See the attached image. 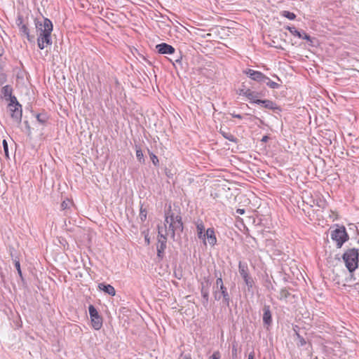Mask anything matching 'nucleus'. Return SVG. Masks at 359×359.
Listing matches in <instances>:
<instances>
[{
	"instance_id": "nucleus-17",
	"label": "nucleus",
	"mask_w": 359,
	"mask_h": 359,
	"mask_svg": "<svg viewBox=\"0 0 359 359\" xmlns=\"http://www.w3.org/2000/svg\"><path fill=\"white\" fill-rule=\"evenodd\" d=\"M238 271L240 276L243 279L250 276L248 265L246 262L240 261L238 263Z\"/></svg>"
},
{
	"instance_id": "nucleus-26",
	"label": "nucleus",
	"mask_w": 359,
	"mask_h": 359,
	"mask_svg": "<svg viewBox=\"0 0 359 359\" xmlns=\"http://www.w3.org/2000/svg\"><path fill=\"white\" fill-rule=\"evenodd\" d=\"M243 280V281L245 282V285L248 287V290L249 292H250L252 290L254 285H255V281L253 280V278L250 275V276H249L247 278H244Z\"/></svg>"
},
{
	"instance_id": "nucleus-4",
	"label": "nucleus",
	"mask_w": 359,
	"mask_h": 359,
	"mask_svg": "<svg viewBox=\"0 0 359 359\" xmlns=\"http://www.w3.org/2000/svg\"><path fill=\"white\" fill-rule=\"evenodd\" d=\"M331 239L336 242V246L341 248L344 243L349 239V236L344 226H337V228L330 232Z\"/></svg>"
},
{
	"instance_id": "nucleus-21",
	"label": "nucleus",
	"mask_w": 359,
	"mask_h": 359,
	"mask_svg": "<svg viewBox=\"0 0 359 359\" xmlns=\"http://www.w3.org/2000/svg\"><path fill=\"white\" fill-rule=\"evenodd\" d=\"M18 28H19L20 32L26 36L27 40L29 42L34 41V36L30 35L29 29L27 24H25L24 25H22L21 27H20Z\"/></svg>"
},
{
	"instance_id": "nucleus-6",
	"label": "nucleus",
	"mask_w": 359,
	"mask_h": 359,
	"mask_svg": "<svg viewBox=\"0 0 359 359\" xmlns=\"http://www.w3.org/2000/svg\"><path fill=\"white\" fill-rule=\"evenodd\" d=\"M212 294L215 301L222 299L223 305L228 307L230 306L231 298L226 286L220 288H213Z\"/></svg>"
},
{
	"instance_id": "nucleus-22",
	"label": "nucleus",
	"mask_w": 359,
	"mask_h": 359,
	"mask_svg": "<svg viewBox=\"0 0 359 359\" xmlns=\"http://www.w3.org/2000/svg\"><path fill=\"white\" fill-rule=\"evenodd\" d=\"M197 235L198 238L202 239L205 244V233H204L205 226L202 222L196 224Z\"/></svg>"
},
{
	"instance_id": "nucleus-46",
	"label": "nucleus",
	"mask_w": 359,
	"mask_h": 359,
	"mask_svg": "<svg viewBox=\"0 0 359 359\" xmlns=\"http://www.w3.org/2000/svg\"><path fill=\"white\" fill-rule=\"evenodd\" d=\"M269 139V137L268 135H264L261 140L262 142H266Z\"/></svg>"
},
{
	"instance_id": "nucleus-34",
	"label": "nucleus",
	"mask_w": 359,
	"mask_h": 359,
	"mask_svg": "<svg viewBox=\"0 0 359 359\" xmlns=\"http://www.w3.org/2000/svg\"><path fill=\"white\" fill-rule=\"evenodd\" d=\"M14 264H15V267L16 270L18 271V273L22 278V271H21V269H20V261L16 259H14Z\"/></svg>"
},
{
	"instance_id": "nucleus-50",
	"label": "nucleus",
	"mask_w": 359,
	"mask_h": 359,
	"mask_svg": "<svg viewBox=\"0 0 359 359\" xmlns=\"http://www.w3.org/2000/svg\"><path fill=\"white\" fill-rule=\"evenodd\" d=\"M276 78L278 81H281L280 79L278 76H276Z\"/></svg>"
},
{
	"instance_id": "nucleus-42",
	"label": "nucleus",
	"mask_w": 359,
	"mask_h": 359,
	"mask_svg": "<svg viewBox=\"0 0 359 359\" xmlns=\"http://www.w3.org/2000/svg\"><path fill=\"white\" fill-rule=\"evenodd\" d=\"M182 57L180 55L177 58L175 59L174 61H172V60H170V61L172 63L173 65H175V62H176V63H181L182 62Z\"/></svg>"
},
{
	"instance_id": "nucleus-27",
	"label": "nucleus",
	"mask_w": 359,
	"mask_h": 359,
	"mask_svg": "<svg viewBox=\"0 0 359 359\" xmlns=\"http://www.w3.org/2000/svg\"><path fill=\"white\" fill-rule=\"evenodd\" d=\"M7 101H9V103L8 104L7 107H14L15 106L20 107V104L18 101L15 95H11Z\"/></svg>"
},
{
	"instance_id": "nucleus-2",
	"label": "nucleus",
	"mask_w": 359,
	"mask_h": 359,
	"mask_svg": "<svg viewBox=\"0 0 359 359\" xmlns=\"http://www.w3.org/2000/svg\"><path fill=\"white\" fill-rule=\"evenodd\" d=\"M34 25L39 35L37 39L38 46L41 50H43L46 46L52 44L53 23L48 18L41 16L34 19Z\"/></svg>"
},
{
	"instance_id": "nucleus-15",
	"label": "nucleus",
	"mask_w": 359,
	"mask_h": 359,
	"mask_svg": "<svg viewBox=\"0 0 359 359\" xmlns=\"http://www.w3.org/2000/svg\"><path fill=\"white\" fill-rule=\"evenodd\" d=\"M240 95H243L246 97L250 103L255 100L254 95H255L253 90L247 88L244 83H242L241 88L238 90L237 92Z\"/></svg>"
},
{
	"instance_id": "nucleus-40",
	"label": "nucleus",
	"mask_w": 359,
	"mask_h": 359,
	"mask_svg": "<svg viewBox=\"0 0 359 359\" xmlns=\"http://www.w3.org/2000/svg\"><path fill=\"white\" fill-rule=\"evenodd\" d=\"M69 201H64L61 203V208L62 210H66V209L69 208Z\"/></svg>"
},
{
	"instance_id": "nucleus-7",
	"label": "nucleus",
	"mask_w": 359,
	"mask_h": 359,
	"mask_svg": "<svg viewBox=\"0 0 359 359\" xmlns=\"http://www.w3.org/2000/svg\"><path fill=\"white\" fill-rule=\"evenodd\" d=\"M88 311L91 319L92 327L96 330H100L102 327V317L99 314L97 310L93 305L88 306Z\"/></svg>"
},
{
	"instance_id": "nucleus-29",
	"label": "nucleus",
	"mask_w": 359,
	"mask_h": 359,
	"mask_svg": "<svg viewBox=\"0 0 359 359\" xmlns=\"http://www.w3.org/2000/svg\"><path fill=\"white\" fill-rule=\"evenodd\" d=\"M215 276L217 277V280L215 285L213 286V288H220L222 287H224L225 285H224L221 273H219V276H217V273H215Z\"/></svg>"
},
{
	"instance_id": "nucleus-39",
	"label": "nucleus",
	"mask_w": 359,
	"mask_h": 359,
	"mask_svg": "<svg viewBox=\"0 0 359 359\" xmlns=\"http://www.w3.org/2000/svg\"><path fill=\"white\" fill-rule=\"evenodd\" d=\"M255 95H254L255 99H259L258 97H264L265 93L264 90H261L259 92L254 91Z\"/></svg>"
},
{
	"instance_id": "nucleus-44",
	"label": "nucleus",
	"mask_w": 359,
	"mask_h": 359,
	"mask_svg": "<svg viewBox=\"0 0 359 359\" xmlns=\"http://www.w3.org/2000/svg\"><path fill=\"white\" fill-rule=\"evenodd\" d=\"M232 354H233V355H235V356H236V355H237V348H236V345H233Z\"/></svg>"
},
{
	"instance_id": "nucleus-35",
	"label": "nucleus",
	"mask_w": 359,
	"mask_h": 359,
	"mask_svg": "<svg viewBox=\"0 0 359 359\" xmlns=\"http://www.w3.org/2000/svg\"><path fill=\"white\" fill-rule=\"evenodd\" d=\"M15 23H16V25L20 27H21L22 25H24L25 23H24V19H23V16L21 15H19L15 20Z\"/></svg>"
},
{
	"instance_id": "nucleus-18",
	"label": "nucleus",
	"mask_w": 359,
	"mask_h": 359,
	"mask_svg": "<svg viewBox=\"0 0 359 359\" xmlns=\"http://www.w3.org/2000/svg\"><path fill=\"white\" fill-rule=\"evenodd\" d=\"M208 239L210 245L214 246L217 243V238L213 228H208L205 233V239Z\"/></svg>"
},
{
	"instance_id": "nucleus-28",
	"label": "nucleus",
	"mask_w": 359,
	"mask_h": 359,
	"mask_svg": "<svg viewBox=\"0 0 359 359\" xmlns=\"http://www.w3.org/2000/svg\"><path fill=\"white\" fill-rule=\"evenodd\" d=\"M264 83H266V85L267 86H269L270 88H272V89H278L280 86V84H278L276 82H274V81H271L268 76H267Z\"/></svg>"
},
{
	"instance_id": "nucleus-38",
	"label": "nucleus",
	"mask_w": 359,
	"mask_h": 359,
	"mask_svg": "<svg viewBox=\"0 0 359 359\" xmlns=\"http://www.w3.org/2000/svg\"><path fill=\"white\" fill-rule=\"evenodd\" d=\"M221 354L219 351H215L212 355L210 357V359H220Z\"/></svg>"
},
{
	"instance_id": "nucleus-24",
	"label": "nucleus",
	"mask_w": 359,
	"mask_h": 359,
	"mask_svg": "<svg viewBox=\"0 0 359 359\" xmlns=\"http://www.w3.org/2000/svg\"><path fill=\"white\" fill-rule=\"evenodd\" d=\"M135 153H136V157L139 163L142 164L145 163V158L144 157L143 152L140 148V147L137 144L135 145Z\"/></svg>"
},
{
	"instance_id": "nucleus-43",
	"label": "nucleus",
	"mask_w": 359,
	"mask_h": 359,
	"mask_svg": "<svg viewBox=\"0 0 359 359\" xmlns=\"http://www.w3.org/2000/svg\"><path fill=\"white\" fill-rule=\"evenodd\" d=\"M230 114L233 118H238V119H242L243 118V116L241 114H236L235 112L231 113Z\"/></svg>"
},
{
	"instance_id": "nucleus-9",
	"label": "nucleus",
	"mask_w": 359,
	"mask_h": 359,
	"mask_svg": "<svg viewBox=\"0 0 359 359\" xmlns=\"http://www.w3.org/2000/svg\"><path fill=\"white\" fill-rule=\"evenodd\" d=\"M243 73L252 80L259 83H264L267 78V76H266L264 73L259 71L254 70L252 69H246L243 71Z\"/></svg>"
},
{
	"instance_id": "nucleus-32",
	"label": "nucleus",
	"mask_w": 359,
	"mask_h": 359,
	"mask_svg": "<svg viewBox=\"0 0 359 359\" xmlns=\"http://www.w3.org/2000/svg\"><path fill=\"white\" fill-rule=\"evenodd\" d=\"M147 215V209L144 208L143 205H142L140 207V215H139L141 222H143L146 220Z\"/></svg>"
},
{
	"instance_id": "nucleus-3",
	"label": "nucleus",
	"mask_w": 359,
	"mask_h": 359,
	"mask_svg": "<svg viewBox=\"0 0 359 359\" xmlns=\"http://www.w3.org/2000/svg\"><path fill=\"white\" fill-rule=\"evenodd\" d=\"M345 266L353 277V272L358 267L359 262V250L355 248L347 249L341 257Z\"/></svg>"
},
{
	"instance_id": "nucleus-12",
	"label": "nucleus",
	"mask_w": 359,
	"mask_h": 359,
	"mask_svg": "<svg viewBox=\"0 0 359 359\" xmlns=\"http://www.w3.org/2000/svg\"><path fill=\"white\" fill-rule=\"evenodd\" d=\"M252 104H260L262 107L273 111H281L280 107L275 102L270 100L255 99Z\"/></svg>"
},
{
	"instance_id": "nucleus-13",
	"label": "nucleus",
	"mask_w": 359,
	"mask_h": 359,
	"mask_svg": "<svg viewBox=\"0 0 359 359\" xmlns=\"http://www.w3.org/2000/svg\"><path fill=\"white\" fill-rule=\"evenodd\" d=\"M10 112V115L13 121L19 126L22 122V105L20 107L15 106L14 107H8Z\"/></svg>"
},
{
	"instance_id": "nucleus-25",
	"label": "nucleus",
	"mask_w": 359,
	"mask_h": 359,
	"mask_svg": "<svg viewBox=\"0 0 359 359\" xmlns=\"http://www.w3.org/2000/svg\"><path fill=\"white\" fill-rule=\"evenodd\" d=\"M36 118L37 121L42 125L46 124L48 120V116L47 113H46V112H41V113L37 114L36 116Z\"/></svg>"
},
{
	"instance_id": "nucleus-49",
	"label": "nucleus",
	"mask_w": 359,
	"mask_h": 359,
	"mask_svg": "<svg viewBox=\"0 0 359 359\" xmlns=\"http://www.w3.org/2000/svg\"><path fill=\"white\" fill-rule=\"evenodd\" d=\"M145 241L147 243V244L149 245L150 241H149V238H148V236H145Z\"/></svg>"
},
{
	"instance_id": "nucleus-33",
	"label": "nucleus",
	"mask_w": 359,
	"mask_h": 359,
	"mask_svg": "<svg viewBox=\"0 0 359 359\" xmlns=\"http://www.w3.org/2000/svg\"><path fill=\"white\" fill-rule=\"evenodd\" d=\"M296 336L298 339L297 346H303L306 344V341L305 339L301 336L298 332H296Z\"/></svg>"
},
{
	"instance_id": "nucleus-48",
	"label": "nucleus",
	"mask_w": 359,
	"mask_h": 359,
	"mask_svg": "<svg viewBox=\"0 0 359 359\" xmlns=\"http://www.w3.org/2000/svg\"><path fill=\"white\" fill-rule=\"evenodd\" d=\"M248 359H255V352L253 351L249 353Z\"/></svg>"
},
{
	"instance_id": "nucleus-37",
	"label": "nucleus",
	"mask_w": 359,
	"mask_h": 359,
	"mask_svg": "<svg viewBox=\"0 0 359 359\" xmlns=\"http://www.w3.org/2000/svg\"><path fill=\"white\" fill-rule=\"evenodd\" d=\"M264 287H266L268 290H274V287L271 282V280L267 278L264 282Z\"/></svg>"
},
{
	"instance_id": "nucleus-16",
	"label": "nucleus",
	"mask_w": 359,
	"mask_h": 359,
	"mask_svg": "<svg viewBox=\"0 0 359 359\" xmlns=\"http://www.w3.org/2000/svg\"><path fill=\"white\" fill-rule=\"evenodd\" d=\"M219 133L226 140H229L230 142L237 143L238 142V140L231 133L229 128H224L222 126L220 127Z\"/></svg>"
},
{
	"instance_id": "nucleus-14",
	"label": "nucleus",
	"mask_w": 359,
	"mask_h": 359,
	"mask_svg": "<svg viewBox=\"0 0 359 359\" xmlns=\"http://www.w3.org/2000/svg\"><path fill=\"white\" fill-rule=\"evenodd\" d=\"M156 50L159 54L172 55L175 53V48L166 43H161L156 46Z\"/></svg>"
},
{
	"instance_id": "nucleus-36",
	"label": "nucleus",
	"mask_w": 359,
	"mask_h": 359,
	"mask_svg": "<svg viewBox=\"0 0 359 359\" xmlns=\"http://www.w3.org/2000/svg\"><path fill=\"white\" fill-rule=\"evenodd\" d=\"M5 156L8 158V145L6 140H3L2 142Z\"/></svg>"
},
{
	"instance_id": "nucleus-31",
	"label": "nucleus",
	"mask_w": 359,
	"mask_h": 359,
	"mask_svg": "<svg viewBox=\"0 0 359 359\" xmlns=\"http://www.w3.org/2000/svg\"><path fill=\"white\" fill-rule=\"evenodd\" d=\"M281 15L283 17H285L289 20H293L296 18V15L294 13H292L290 11H283L281 13H280Z\"/></svg>"
},
{
	"instance_id": "nucleus-1",
	"label": "nucleus",
	"mask_w": 359,
	"mask_h": 359,
	"mask_svg": "<svg viewBox=\"0 0 359 359\" xmlns=\"http://www.w3.org/2000/svg\"><path fill=\"white\" fill-rule=\"evenodd\" d=\"M164 226L165 233L168 229L173 241H175L176 236L180 237L184 230V224L180 210L177 212L176 210H172L171 205H169L165 211Z\"/></svg>"
},
{
	"instance_id": "nucleus-11",
	"label": "nucleus",
	"mask_w": 359,
	"mask_h": 359,
	"mask_svg": "<svg viewBox=\"0 0 359 359\" xmlns=\"http://www.w3.org/2000/svg\"><path fill=\"white\" fill-rule=\"evenodd\" d=\"M285 29L288 30L291 34L299 39H305L306 41L310 43V45L313 46L314 38H312L310 35L306 34L304 31L299 32L294 27L286 26Z\"/></svg>"
},
{
	"instance_id": "nucleus-19",
	"label": "nucleus",
	"mask_w": 359,
	"mask_h": 359,
	"mask_svg": "<svg viewBox=\"0 0 359 359\" xmlns=\"http://www.w3.org/2000/svg\"><path fill=\"white\" fill-rule=\"evenodd\" d=\"M98 288H99V290H102L103 292H104L105 293H107L111 296H114L116 294V290H115L114 287L109 284H106L104 283H100L98 284Z\"/></svg>"
},
{
	"instance_id": "nucleus-20",
	"label": "nucleus",
	"mask_w": 359,
	"mask_h": 359,
	"mask_svg": "<svg viewBox=\"0 0 359 359\" xmlns=\"http://www.w3.org/2000/svg\"><path fill=\"white\" fill-rule=\"evenodd\" d=\"M295 297V295L294 294H292L290 291H289V289L287 288V287H283L282 288L280 292H279V294L277 296V299L278 300H280V301H287V299L290 297Z\"/></svg>"
},
{
	"instance_id": "nucleus-23",
	"label": "nucleus",
	"mask_w": 359,
	"mask_h": 359,
	"mask_svg": "<svg viewBox=\"0 0 359 359\" xmlns=\"http://www.w3.org/2000/svg\"><path fill=\"white\" fill-rule=\"evenodd\" d=\"M1 94L6 100H8L12 95H13V88L10 85H6L1 89Z\"/></svg>"
},
{
	"instance_id": "nucleus-41",
	"label": "nucleus",
	"mask_w": 359,
	"mask_h": 359,
	"mask_svg": "<svg viewBox=\"0 0 359 359\" xmlns=\"http://www.w3.org/2000/svg\"><path fill=\"white\" fill-rule=\"evenodd\" d=\"M24 124L25 126L26 129L27 130V134L30 135L31 134V127L29 126L28 121H25Z\"/></svg>"
},
{
	"instance_id": "nucleus-30",
	"label": "nucleus",
	"mask_w": 359,
	"mask_h": 359,
	"mask_svg": "<svg viewBox=\"0 0 359 359\" xmlns=\"http://www.w3.org/2000/svg\"><path fill=\"white\" fill-rule=\"evenodd\" d=\"M148 154L149 155L150 159L152 161L153 164L158 167L159 165V161L156 154H154L152 151H151L149 149H148Z\"/></svg>"
},
{
	"instance_id": "nucleus-8",
	"label": "nucleus",
	"mask_w": 359,
	"mask_h": 359,
	"mask_svg": "<svg viewBox=\"0 0 359 359\" xmlns=\"http://www.w3.org/2000/svg\"><path fill=\"white\" fill-rule=\"evenodd\" d=\"M210 285L211 283L209 277H204L203 281L201 283V303L204 307H206L209 303V290Z\"/></svg>"
},
{
	"instance_id": "nucleus-10",
	"label": "nucleus",
	"mask_w": 359,
	"mask_h": 359,
	"mask_svg": "<svg viewBox=\"0 0 359 359\" xmlns=\"http://www.w3.org/2000/svg\"><path fill=\"white\" fill-rule=\"evenodd\" d=\"M262 320L263 325L266 330H269L273 324L272 313L271 311V306L267 304H264L262 308Z\"/></svg>"
},
{
	"instance_id": "nucleus-47",
	"label": "nucleus",
	"mask_w": 359,
	"mask_h": 359,
	"mask_svg": "<svg viewBox=\"0 0 359 359\" xmlns=\"http://www.w3.org/2000/svg\"><path fill=\"white\" fill-rule=\"evenodd\" d=\"M179 359H191V358L190 357V355H181L180 357L179 358Z\"/></svg>"
},
{
	"instance_id": "nucleus-45",
	"label": "nucleus",
	"mask_w": 359,
	"mask_h": 359,
	"mask_svg": "<svg viewBox=\"0 0 359 359\" xmlns=\"http://www.w3.org/2000/svg\"><path fill=\"white\" fill-rule=\"evenodd\" d=\"M245 212V209L238 208V209L236 210V213H238V214H239V215H243Z\"/></svg>"
},
{
	"instance_id": "nucleus-5",
	"label": "nucleus",
	"mask_w": 359,
	"mask_h": 359,
	"mask_svg": "<svg viewBox=\"0 0 359 359\" xmlns=\"http://www.w3.org/2000/svg\"><path fill=\"white\" fill-rule=\"evenodd\" d=\"M158 233L157 236L158 243L156 245L157 257L159 260H162L164 257V252L167 247V235L162 233V227L158 226Z\"/></svg>"
}]
</instances>
